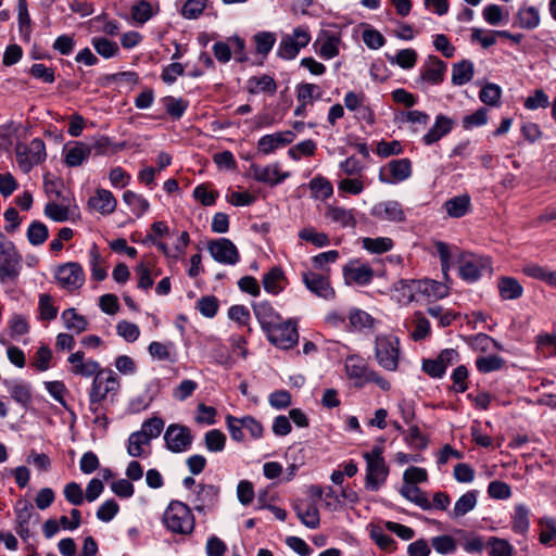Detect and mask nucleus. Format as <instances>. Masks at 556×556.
Returning <instances> with one entry per match:
<instances>
[{
	"mask_svg": "<svg viewBox=\"0 0 556 556\" xmlns=\"http://www.w3.org/2000/svg\"><path fill=\"white\" fill-rule=\"evenodd\" d=\"M470 205V198L468 195L454 197L445 202V208L451 217L464 216Z\"/></svg>",
	"mask_w": 556,
	"mask_h": 556,
	"instance_id": "nucleus-35",
	"label": "nucleus"
},
{
	"mask_svg": "<svg viewBox=\"0 0 556 556\" xmlns=\"http://www.w3.org/2000/svg\"><path fill=\"white\" fill-rule=\"evenodd\" d=\"M22 263L23 257L14 243L10 240L0 241V282H16Z\"/></svg>",
	"mask_w": 556,
	"mask_h": 556,
	"instance_id": "nucleus-3",
	"label": "nucleus"
},
{
	"mask_svg": "<svg viewBox=\"0 0 556 556\" xmlns=\"http://www.w3.org/2000/svg\"><path fill=\"white\" fill-rule=\"evenodd\" d=\"M67 361L72 365L71 372L85 378H90L92 376L94 378L104 369L100 367V364L97 361L91 358L86 359L83 351H77L71 354Z\"/></svg>",
	"mask_w": 556,
	"mask_h": 556,
	"instance_id": "nucleus-13",
	"label": "nucleus"
},
{
	"mask_svg": "<svg viewBox=\"0 0 556 556\" xmlns=\"http://www.w3.org/2000/svg\"><path fill=\"white\" fill-rule=\"evenodd\" d=\"M121 387L119 379L116 374L104 368L100 375H97L91 383L89 391V404L93 414L102 410V403L110 396H115Z\"/></svg>",
	"mask_w": 556,
	"mask_h": 556,
	"instance_id": "nucleus-1",
	"label": "nucleus"
},
{
	"mask_svg": "<svg viewBox=\"0 0 556 556\" xmlns=\"http://www.w3.org/2000/svg\"><path fill=\"white\" fill-rule=\"evenodd\" d=\"M486 546L491 556H513L514 546L504 539L491 536L488 540Z\"/></svg>",
	"mask_w": 556,
	"mask_h": 556,
	"instance_id": "nucleus-44",
	"label": "nucleus"
},
{
	"mask_svg": "<svg viewBox=\"0 0 556 556\" xmlns=\"http://www.w3.org/2000/svg\"><path fill=\"white\" fill-rule=\"evenodd\" d=\"M340 38L334 34L325 31L316 41L319 45L318 53L325 60H330L339 54Z\"/></svg>",
	"mask_w": 556,
	"mask_h": 556,
	"instance_id": "nucleus-26",
	"label": "nucleus"
},
{
	"mask_svg": "<svg viewBox=\"0 0 556 556\" xmlns=\"http://www.w3.org/2000/svg\"><path fill=\"white\" fill-rule=\"evenodd\" d=\"M48 228L41 222H33L27 230V239L33 245H40L48 239Z\"/></svg>",
	"mask_w": 556,
	"mask_h": 556,
	"instance_id": "nucleus-50",
	"label": "nucleus"
},
{
	"mask_svg": "<svg viewBox=\"0 0 556 556\" xmlns=\"http://www.w3.org/2000/svg\"><path fill=\"white\" fill-rule=\"evenodd\" d=\"M497 288L503 300H516L521 298L523 293L522 286L513 277H501Z\"/></svg>",
	"mask_w": 556,
	"mask_h": 556,
	"instance_id": "nucleus-27",
	"label": "nucleus"
},
{
	"mask_svg": "<svg viewBox=\"0 0 556 556\" xmlns=\"http://www.w3.org/2000/svg\"><path fill=\"white\" fill-rule=\"evenodd\" d=\"M511 520V528L516 533L526 534L529 530V509L526 505H516Z\"/></svg>",
	"mask_w": 556,
	"mask_h": 556,
	"instance_id": "nucleus-34",
	"label": "nucleus"
},
{
	"mask_svg": "<svg viewBox=\"0 0 556 556\" xmlns=\"http://www.w3.org/2000/svg\"><path fill=\"white\" fill-rule=\"evenodd\" d=\"M388 58L392 64H396L404 70H409L416 64L417 52L414 49L407 48L400 50L394 56Z\"/></svg>",
	"mask_w": 556,
	"mask_h": 556,
	"instance_id": "nucleus-46",
	"label": "nucleus"
},
{
	"mask_svg": "<svg viewBox=\"0 0 556 556\" xmlns=\"http://www.w3.org/2000/svg\"><path fill=\"white\" fill-rule=\"evenodd\" d=\"M204 442L208 452L218 453L225 448L226 435L220 430L213 429L205 433Z\"/></svg>",
	"mask_w": 556,
	"mask_h": 556,
	"instance_id": "nucleus-48",
	"label": "nucleus"
},
{
	"mask_svg": "<svg viewBox=\"0 0 556 556\" xmlns=\"http://www.w3.org/2000/svg\"><path fill=\"white\" fill-rule=\"evenodd\" d=\"M312 39L308 26L300 25L292 33L281 36L277 48V55L283 60H293Z\"/></svg>",
	"mask_w": 556,
	"mask_h": 556,
	"instance_id": "nucleus-4",
	"label": "nucleus"
},
{
	"mask_svg": "<svg viewBox=\"0 0 556 556\" xmlns=\"http://www.w3.org/2000/svg\"><path fill=\"white\" fill-rule=\"evenodd\" d=\"M458 271L464 280L473 282L492 273L491 261L473 253H462L458 257Z\"/></svg>",
	"mask_w": 556,
	"mask_h": 556,
	"instance_id": "nucleus-5",
	"label": "nucleus"
},
{
	"mask_svg": "<svg viewBox=\"0 0 556 556\" xmlns=\"http://www.w3.org/2000/svg\"><path fill=\"white\" fill-rule=\"evenodd\" d=\"M117 201L113 193L105 189H98L96 194L88 200L90 208L102 215H110L116 208Z\"/></svg>",
	"mask_w": 556,
	"mask_h": 556,
	"instance_id": "nucleus-20",
	"label": "nucleus"
},
{
	"mask_svg": "<svg viewBox=\"0 0 556 556\" xmlns=\"http://www.w3.org/2000/svg\"><path fill=\"white\" fill-rule=\"evenodd\" d=\"M283 278V273L278 267H273L266 275L263 277V286L264 289L273 294H277L281 291V280Z\"/></svg>",
	"mask_w": 556,
	"mask_h": 556,
	"instance_id": "nucleus-45",
	"label": "nucleus"
},
{
	"mask_svg": "<svg viewBox=\"0 0 556 556\" xmlns=\"http://www.w3.org/2000/svg\"><path fill=\"white\" fill-rule=\"evenodd\" d=\"M502 91L495 84H486L480 91V100L488 105H496L500 101Z\"/></svg>",
	"mask_w": 556,
	"mask_h": 556,
	"instance_id": "nucleus-63",
	"label": "nucleus"
},
{
	"mask_svg": "<svg viewBox=\"0 0 556 556\" xmlns=\"http://www.w3.org/2000/svg\"><path fill=\"white\" fill-rule=\"evenodd\" d=\"M363 248L371 253H384L392 249L393 242L390 238L379 237V238H363L362 239Z\"/></svg>",
	"mask_w": 556,
	"mask_h": 556,
	"instance_id": "nucleus-47",
	"label": "nucleus"
},
{
	"mask_svg": "<svg viewBox=\"0 0 556 556\" xmlns=\"http://www.w3.org/2000/svg\"><path fill=\"white\" fill-rule=\"evenodd\" d=\"M295 136L293 131H279L271 135L263 136L258 142L257 148L264 154H269L276 149L282 148L294 140Z\"/></svg>",
	"mask_w": 556,
	"mask_h": 556,
	"instance_id": "nucleus-16",
	"label": "nucleus"
},
{
	"mask_svg": "<svg viewBox=\"0 0 556 556\" xmlns=\"http://www.w3.org/2000/svg\"><path fill=\"white\" fill-rule=\"evenodd\" d=\"M446 72V64L434 55H430L420 67L419 77L416 84L422 89L426 84L439 85L443 81Z\"/></svg>",
	"mask_w": 556,
	"mask_h": 556,
	"instance_id": "nucleus-12",
	"label": "nucleus"
},
{
	"mask_svg": "<svg viewBox=\"0 0 556 556\" xmlns=\"http://www.w3.org/2000/svg\"><path fill=\"white\" fill-rule=\"evenodd\" d=\"M250 172L255 180L268 185H278L289 177V173L281 174L279 172L277 164H271L267 166L252 164L250 166Z\"/></svg>",
	"mask_w": 556,
	"mask_h": 556,
	"instance_id": "nucleus-18",
	"label": "nucleus"
},
{
	"mask_svg": "<svg viewBox=\"0 0 556 556\" xmlns=\"http://www.w3.org/2000/svg\"><path fill=\"white\" fill-rule=\"evenodd\" d=\"M452 126L453 122L451 118L445 115H438L433 126L422 137L424 142L429 146L439 141L443 136L451 131Z\"/></svg>",
	"mask_w": 556,
	"mask_h": 556,
	"instance_id": "nucleus-25",
	"label": "nucleus"
},
{
	"mask_svg": "<svg viewBox=\"0 0 556 556\" xmlns=\"http://www.w3.org/2000/svg\"><path fill=\"white\" fill-rule=\"evenodd\" d=\"M344 105L350 111H362L363 117L368 119L370 123L374 122L372 113L363 105V97L355 92H348L344 97Z\"/></svg>",
	"mask_w": 556,
	"mask_h": 556,
	"instance_id": "nucleus-52",
	"label": "nucleus"
},
{
	"mask_svg": "<svg viewBox=\"0 0 556 556\" xmlns=\"http://www.w3.org/2000/svg\"><path fill=\"white\" fill-rule=\"evenodd\" d=\"M399 339L393 336H380L375 341V356L378 364L386 370L394 371L399 365Z\"/></svg>",
	"mask_w": 556,
	"mask_h": 556,
	"instance_id": "nucleus-6",
	"label": "nucleus"
},
{
	"mask_svg": "<svg viewBox=\"0 0 556 556\" xmlns=\"http://www.w3.org/2000/svg\"><path fill=\"white\" fill-rule=\"evenodd\" d=\"M303 282L311 292L319 298L330 300L334 296V290L330 286V282L320 274L314 271L304 273Z\"/></svg>",
	"mask_w": 556,
	"mask_h": 556,
	"instance_id": "nucleus-15",
	"label": "nucleus"
},
{
	"mask_svg": "<svg viewBox=\"0 0 556 556\" xmlns=\"http://www.w3.org/2000/svg\"><path fill=\"white\" fill-rule=\"evenodd\" d=\"M400 493L406 500L415 503L417 506H419L420 508H422L425 510H429L432 508V505H431L430 501L428 500L426 493L424 491H421L416 485L404 484L401 488Z\"/></svg>",
	"mask_w": 556,
	"mask_h": 556,
	"instance_id": "nucleus-29",
	"label": "nucleus"
},
{
	"mask_svg": "<svg viewBox=\"0 0 556 556\" xmlns=\"http://www.w3.org/2000/svg\"><path fill=\"white\" fill-rule=\"evenodd\" d=\"M518 20L520 27L533 29L540 24V14L534 7H528L519 10Z\"/></svg>",
	"mask_w": 556,
	"mask_h": 556,
	"instance_id": "nucleus-53",
	"label": "nucleus"
},
{
	"mask_svg": "<svg viewBox=\"0 0 556 556\" xmlns=\"http://www.w3.org/2000/svg\"><path fill=\"white\" fill-rule=\"evenodd\" d=\"M61 319L65 328L75 333H80L87 329V320L84 316L77 314L75 308L65 309L61 315Z\"/></svg>",
	"mask_w": 556,
	"mask_h": 556,
	"instance_id": "nucleus-33",
	"label": "nucleus"
},
{
	"mask_svg": "<svg viewBox=\"0 0 556 556\" xmlns=\"http://www.w3.org/2000/svg\"><path fill=\"white\" fill-rule=\"evenodd\" d=\"M92 45L96 51L103 58H112L118 51V46L106 38H93Z\"/></svg>",
	"mask_w": 556,
	"mask_h": 556,
	"instance_id": "nucleus-62",
	"label": "nucleus"
},
{
	"mask_svg": "<svg viewBox=\"0 0 556 556\" xmlns=\"http://www.w3.org/2000/svg\"><path fill=\"white\" fill-rule=\"evenodd\" d=\"M266 332L268 340L280 349H291L299 341L296 325L292 320L276 323Z\"/></svg>",
	"mask_w": 556,
	"mask_h": 556,
	"instance_id": "nucleus-8",
	"label": "nucleus"
},
{
	"mask_svg": "<svg viewBox=\"0 0 556 556\" xmlns=\"http://www.w3.org/2000/svg\"><path fill=\"white\" fill-rule=\"evenodd\" d=\"M219 488L213 484H200L195 493L194 509L203 511L206 507L213 506L218 498Z\"/></svg>",
	"mask_w": 556,
	"mask_h": 556,
	"instance_id": "nucleus-22",
	"label": "nucleus"
},
{
	"mask_svg": "<svg viewBox=\"0 0 556 556\" xmlns=\"http://www.w3.org/2000/svg\"><path fill=\"white\" fill-rule=\"evenodd\" d=\"M163 522L173 533L188 535L193 532L195 520L188 505L179 501H172L167 506Z\"/></svg>",
	"mask_w": 556,
	"mask_h": 556,
	"instance_id": "nucleus-2",
	"label": "nucleus"
},
{
	"mask_svg": "<svg viewBox=\"0 0 556 556\" xmlns=\"http://www.w3.org/2000/svg\"><path fill=\"white\" fill-rule=\"evenodd\" d=\"M504 361L497 355H488L479 357L476 361L477 368L480 372H491L500 370L503 367Z\"/></svg>",
	"mask_w": 556,
	"mask_h": 556,
	"instance_id": "nucleus-58",
	"label": "nucleus"
},
{
	"mask_svg": "<svg viewBox=\"0 0 556 556\" xmlns=\"http://www.w3.org/2000/svg\"><path fill=\"white\" fill-rule=\"evenodd\" d=\"M164 428V421L160 417H151L143 421L141 429L138 431L150 443L153 439L157 438Z\"/></svg>",
	"mask_w": 556,
	"mask_h": 556,
	"instance_id": "nucleus-41",
	"label": "nucleus"
},
{
	"mask_svg": "<svg viewBox=\"0 0 556 556\" xmlns=\"http://www.w3.org/2000/svg\"><path fill=\"white\" fill-rule=\"evenodd\" d=\"M320 96V89L315 84H301L298 86V100L303 104L312 103L314 99H318Z\"/></svg>",
	"mask_w": 556,
	"mask_h": 556,
	"instance_id": "nucleus-60",
	"label": "nucleus"
},
{
	"mask_svg": "<svg viewBox=\"0 0 556 556\" xmlns=\"http://www.w3.org/2000/svg\"><path fill=\"white\" fill-rule=\"evenodd\" d=\"M388 166L393 178L392 181H403L412 174V165L408 159L393 160Z\"/></svg>",
	"mask_w": 556,
	"mask_h": 556,
	"instance_id": "nucleus-39",
	"label": "nucleus"
},
{
	"mask_svg": "<svg viewBox=\"0 0 556 556\" xmlns=\"http://www.w3.org/2000/svg\"><path fill=\"white\" fill-rule=\"evenodd\" d=\"M325 216L331 223H334L343 228H354L356 225V219L353 210H348L341 206L328 205L326 208Z\"/></svg>",
	"mask_w": 556,
	"mask_h": 556,
	"instance_id": "nucleus-23",
	"label": "nucleus"
},
{
	"mask_svg": "<svg viewBox=\"0 0 556 556\" xmlns=\"http://www.w3.org/2000/svg\"><path fill=\"white\" fill-rule=\"evenodd\" d=\"M91 148L83 142H76L74 147L70 148L65 154V163L71 166H79L85 160L89 157Z\"/></svg>",
	"mask_w": 556,
	"mask_h": 556,
	"instance_id": "nucleus-30",
	"label": "nucleus"
},
{
	"mask_svg": "<svg viewBox=\"0 0 556 556\" xmlns=\"http://www.w3.org/2000/svg\"><path fill=\"white\" fill-rule=\"evenodd\" d=\"M207 0H187L181 9L184 17L192 20L199 17L206 7Z\"/></svg>",
	"mask_w": 556,
	"mask_h": 556,
	"instance_id": "nucleus-64",
	"label": "nucleus"
},
{
	"mask_svg": "<svg viewBox=\"0 0 556 556\" xmlns=\"http://www.w3.org/2000/svg\"><path fill=\"white\" fill-rule=\"evenodd\" d=\"M371 214L379 219L394 223L405 219V213L397 201L380 202L372 207Z\"/></svg>",
	"mask_w": 556,
	"mask_h": 556,
	"instance_id": "nucleus-19",
	"label": "nucleus"
},
{
	"mask_svg": "<svg viewBox=\"0 0 556 556\" xmlns=\"http://www.w3.org/2000/svg\"><path fill=\"white\" fill-rule=\"evenodd\" d=\"M124 202L130 207L131 212L140 217L149 208V202L142 195L134 191L127 190L123 194Z\"/></svg>",
	"mask_w": 556,
	"mask_h": 556,
	"instance_id": "nucleus-36",
	"label": "nucleus"
},
{
	"mask_svg": "<svg viewBox=\"0 0 556 556\" xmlns=\"http://www.w3.org/2000/svg\"><path fill=\"white\" fill-rule=\"evenodd\" d=\"M192 434L186 426L172 424L164 433L166 447L174 453L187 451L192 443Z\"/></svg>",
	"mask_w": 556,
	"mask_h": 556,
	"instance_id": "nucleus-10",
	"label": "nucleus"
},
{
	"mask_svg": "<svg viewBox=\"0 0 556 556\" xmlns=\"http://www.w3.org/2000/svg\"><path fill=\"white\" fill-rule=\"evenodd\" d=\"M478 503V491L471 490L463 494L454 504V507L448 511L452 519H458L466 514L473 510Z\"/></svg>",
	"mask_w": 556,
	"mask_h": 556,
	"instance_id": "nucleus-24",
	"label": "nucleus"
},
{
	"mask_svg": "<svg viewBox=\"0 0 556 556\" xmlns=\"http://www.w3.org/2000/svg\"><path fill=\"white\" fill-rule=\"evenodd\" d=\"M433 549L441 555L454 554L457 549L455 539L451 535H438L431 539Z\"/></svg>",
	"mask_w": 556,
	"mask_h": 556,
	"instance_id": "nucleus-49",
	"label": "nucleus"
},
{
	"mask_svg": "<svg viewBox=\"0 0 556 556\" xmlns=\"http://www.w3.org/2000/svg\"><path fill=\"white\" fill-rule=\"evenodd\" d=\"M294 510L298 518L305 527L309 529H316L319 527V511L314 503L308 501H298L294 504Z\"/></svg>",
	"mask_w": 556,
	"mask_h": 556,
	"instance_id": "nucleus-21",
	"label": "nucleus"
},
{
	"mask_svg": "<svg viewBox=\"0 0 556 556\" xmlns=\"http://www.w3.org/2000/svg\"><path fill=\"white\" fill-rule=\"evenodd\" d=\"M308 186L313 193V197H315L316 199H328L333 192L331 182L327 178L321 176L314 177L309 181Z\"/></svg>",
	"mask_w": 556,
	"mask_h": 556,
	"instance_id": "nucleus-40",
	"label": "nucleus"
},
{
	"mask_svg": "<svg viewBox=\"0 0 556 556\" xmlns=\"http://www.w3.org/2000/svg\"><path fill=\"white\" fill-rule=\"evenodd\" d=\"M350 326L357 331L371 329L375 319L365 311L359 308L352 309L349 314Z\"/></svg>",
	"mask_w": 556,
	"mask_h": 556,
	"instance_id": "nucleus-37",
	"label": "nucleus"
},
{
	"mask_svg": "<svg viewBox=\"0 0 556 556\" xmlns=\"http://www.w3.org/2000/svg\"><path fill=\"white\" fill-rule=\"evenodd\" d=\"M207 250L214 261L220 264L235 265L239 262V252L232 241L227 238L211 240L207 243Z\"/></svg>",
	"mask_w": 556,
	"mask_h": 556,
	"instance_id": "nucleus-11",
	"label": "nucleus"
},
{
	"mask_svg": "<svg viewBox=\"0 0 556 556\" xmlns=\"http://www.w3.org/2000/svg\"><path fill=\"white\" fill-rule=\"evenodd\" d=\"M365 486L368 490L377 491L387 480L389 469L384 460L366 462Z\"/></svg>",
	"mask_w": 556,
	"mask_h": 556,
	"instance_id": "nucleus-17",
	"label": "nucleus"
},
{
	"mask_svg": "<svg viewBox=\"0 0 556 556\" xmlns=\"http://www.w3.org/2000/svg\"><path fill=\"white\" fill-rule=\"evenodd\" d=\"M89 263L93 279L97 281L105 279L106 270L103 267V258L96 244H93L89 251Z\"/></svg>",
	"mask_w": 556,
	"mask_h": 556,
	"instance_id": "nucleus-43",
	"label": "nucleus"
},
{
	"mask_svg": "<svg viewBox=\"0 0 556 556\" xmlns=\"http://www.w3.org/2000/svg\"><path fill=\"white\" fill-rule=\"evenodd\" d=\"M541 527L540 542L542 544H548L556 538V520L549 517H544L539 520Z\"/></svg>",
	"mask_w": 556,
	"mask_h": 556,
	"instance_id": "nucleus-59",
	"label": "nucleus"
},
{
	"mask_svg": "<svg viewBox=\"0 0 556 556\" xmlns=\"http://www.w3.org/2000/svg\"><path fill=\"white\" fill-rule=\"evenodd\" d=\"M523 273L532 278L543 280L547 282L551 286L555 287L556 283V273L555 271H548L545 268L539 266V265H527L523 267Z\"/></svg>",
	"mask_w": 556,
	"mask_h": 556,
	"instance_id": "nucleus-54",
	"label": "nucleus"
},
{
	"mask_svg": "<svg viewBox=\"0 0 556 556\" xmlns=\"http://www.w3.org/2000/svg\"><path fill=\"white\" fill-rule=\"evenodd\" d=\"M55 280L61 288L71 292L76 291L85 283V273L79 263L68 262L58 266Z\"/></svg>",
	"mask_w": 556,
	"mask_h": 556,
	"instance_id": "nucleus-9",
	"label": "nucleus"
},
{
	"mask_svg": "<svg viewBox=\"0 0 556 556\" xmlns=\"http://www.w3.org/2000/svg\"><path fill=\"white\" fill-rule=\"evenodd\" d=\"M253 309L265 331H267L268 328L271 327V325H275L279 319V316L275 313L274 308L266 302L254 305Z\"/></svg>",
	"mask_w": 556,
	"mask_h": 556,
	"instance_id": "nucleus-32",
	"label": "nucleus"
},
{
	"mask_svg": "<svg viewBox=\"0 0 556 556\" xmlns=\"http://www.w3.org/2000/svg\"><path fill=\"white\" fill-rule=\"evenodd\" d=\"M473 64L471 61L463 60L453 65L452 68V84L455 86H463L469 83L473 77Z\"/></svg>",
	"mask_w": 556,
	"mask_h": 556,
	"instance_id": "nucleus-28",
	"label": "nucleus"
},
{
	"mask_svg": "<svg viewBox=\"0 0 556 556\" xmlns=\"http://www.w3.org/2000/svg\"><path fill=\"white\" fill-rule=\"evenodd\" d=\"M153 270L154 266L150 261L140 262L135 271L138 276V288L148 290L153 286Z\"/></svg>",
	"mask_w": 556,
	"mask_h": 556,
	"instance_id": "nucleus-38",
	"label": "nucleus"
},
{
	"mask_svg": "<svg viewBox=\"0 0 556 556\" xmlns=\"http://www.w3.org/2000/svg\"><path fill=\"white\" fill-rule=\"evenodd\" d=\"M152 15V5L148 1L141 0L131 7V17L139 24H144Z\"/></svg>",
	"mask_w": 556,
	"mask_h": 556,
	"instance_id": "nucleus-61",
	"label": "nucleus"
},
{
	"mask_svg": "<svg viewBox=\"0 0 556 556\" xmlns=\"http://www.w3.org/2000/svg\"><path fill=\"white\" fill-rule=\"evenodd\" d=\"M368 369L364 359L359 357L350 356L345 361V370L350 378L365 379Z\"/></svg>",
	"mask_w": 556,
	"mask_h": 556,
	"instance_id": "nucleus-51",
	"label": "nucleus"
},
{
	"mask_svg": "<svg viewBox=\"0 0 556 556\" xmlns=\"http://www.w3.org/2000/svg\"><path fill=\"white\" fill-rule=\"evenodd\" d=\"M256 52L267 55L276 42V36L270 31H261L254 36Z\"/></svg>",
	"mask_w": 556,
	"mask_h": 556,
	"instance_id": "nucleus-55",
	"label": "nucleus"
},
{
	"mask_svg": "<svg viewBox=\"0 0 556 556\" xmlns=\"http://www.w3.org/2000/svg\"><path fill=\"white\" fill-rule=\"evenodd\" d=\"M146 446H150V442L138 431L129 435L127 444V453L129 456L141 457L146 455Z\"/></svg>",
	"mask_w": 556,
	"mask_h": 556,
	"instance_id": "nucleus-42",
	"label": "nucleus"
},
{
	"mask_svg": "<svg viewBox=\"0 0 556 556\" xmlns=\"http://www.w3.org/2000/svg\"><path fill=\"white\" fill-rule=\"evenodd\" d=\"M16 161L24 173H28L34 166L46 160V146L39 139H33L28 144L17 143L15 147Z\"/></svg>",
	"mask_w": 556,
	"mask_h": 556,
	"instance_id": "nucleus-7",
	"label": "nucleus"
},
{
	"mask_svg": "<svg viewBox=\"0 0 556 556\" xmlns=\"http://www.w3.org/2000/svg\"><path fill=\"white\" fill-rule=\"evenodd\" d=\"M40 318L43 320H52L58 316V307L54 306L51 295L43 293L39 295Z\"/></svg>",
	"mask_w": 556,
	"mask_h": 556,
	"instance_id": "nucleus-57",
	"label": "nucleus"
},
{
	"mask_svg": "<svg viewBox=\"0 0 556 556\" xmlns=\"http://www.w3.org/2000/svg\"><path fill=\"white\" fill-rule=\"evenodd\" d=\"M344 279L348 285H367L374 277V270L368 264L359 263L358 261H351L343 268Z\"/></svg>",
	"mask_w": 556,
	"mask_h": 556,
	"instance_id": "nucleus-14",
	"label": "nucleus"
},
{
	"mask_svg": "<svg viewBox=\"0 0 556 556\" xmlns=\"http://www.w3.org/2000/svg\"><path fill=\"white\" fill-rule=\"evenodd\" d=\"M247 88L251 93L269 92L275 93L277 85L273 77L268 75L252 76L247 83Z\"/></svg>",
	"mask_w": 556,
	"mask_h": 556,
	"instance_id": "nucleus-31",
	"label": "nucleus"
},
{
	"mask_svg": "<svg viewBox=\"0 0 556 556\" xmlns=\"http://www.w3.org/2000/svg\"><path fill=\"white\" fill-rule=\"evenodd\" d=\"M300 239L308 241L318 248L329 244V238L324 232H318L312 227L303 228L299 231Z\"/></svg>",
	"mask_w": 556,
	"mask_h": 556,
	"instance_id": "nucleus-56",
	"label": "nucleus"
}]
</instances>
